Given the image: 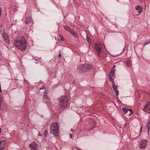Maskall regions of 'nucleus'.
<instances>
[{"instance_id":"423d86ee","label":"nucleus","mask_w":150,"mask_h":150,"mask_svg":"<svg viewBox=\"0 0 150 150\" xmlns=\"http://www.w3.org/2000/svg\"><path fill=\"white\" fill-rule=\"evenodd\" d=\"M29 146L31 150H38V145L34 141L30 144Z\"/></svg>"},{"instance_id":"c756f323","label":"nucleus","mask_w":150,"mask_h":150,"mask_svg":"<svg viewBox=\"0 0 150 150\" xmlns=\"http://www.w3.org/2000/svg\"><path fill=\"white\" fill-rule=\"evenodd\" d=\"M71 130L72 131V132H73V130H72V129H71Z\"/></svg>"},{"instance_id":"9b49d317","label":"nucleus","mask_w":150,"mask_h":150,"mask_svg":"<svg viewBox=\"0 0 150 150\" xmlns=\"http://www.w3.org/2000/svg\"><path fill=\"white\" fill-rule=\"evenodd\" d=\"M94 47L98 53H100L101 52V44L100 43L98 44L97 43H96L94 44Z\"/></svg>"},{"instance_id":"aec40b11","label":"nucleus","mask_w":150,"mask_h":150,"mask_svg":"<svg viewBox=\"0 0 150 150\" xmlns=\"http://www.w3.org/2000/svg\"><path fill=\"white\" fill-rule=\"evenodd\" d=\"M48 132L47 130H45L44 132V135L46 137L47 135Z\"/></svg>"},{"instance_id":"2f4dec72","label":"nucleus","mask_w":150,"mask_h":150,"mask_svg":"<svg viewBox=\"0 0 150 150\" xmlns=\"http://www.w3.org/2000/svg\"><path fill=\"white\" fill-rule=\"evenodd\" d=\"M55 38V40H56V38Z\"/></svg>"},{"instance_id":"b1692460","label":"nucleus","mask_w":150,"mask_h":150,"mask_svg":"<svg viewBox=\"0 0 150 150\" xmlns=\"http://www.w3.org/2000/svg\"><path fill=\"white\" fill-rule=\"evenodd\" d=\"M89 38H88V37H87V38H86V40H87V41H88V42H89Z\"/></svg>"},{"instance_id":"6ab92c4d","label":"nucleus","mask_w":150,"mask_h":150,"mask_svg":"<svg viewBox=\"0 0 150 150\" xmlns=\"http://www.w3.org/2000/svg\"><path fill=\"white\" fill-rule=\"evenodd\" d=\"M71 34L72 35L74 36V37H77L76 36V34L75 33V31H73L72 30H71V32H70Z\"/></svg>"},{"instance_id":"ddd939ff","label":"nucleus","mask_w":150,"mask_h":150,"mask_svg":"<svg viewBox=\"0 0 150 150\" xmlns=\"http://www.w3.org/2000/svg\"><path fill=\"white\" fill-rule=\"evenodd\" d=\"M45 87L44 86H42L41 88L40 89H45ZM43 98L44 99H47L48 98V96L47 95V92H46L45 90L44 92H43Z\"/></svg>"},{"instance_id":"7c9ffc66","label":"nucleus","mask_w":150,"mask_h":150,"mask_svg":"<svg viewBox=\"0 0 150 150\" xmlns=\"http://www.w3.org/2000/svg\"><path fill=\"white\" fill-rule=\"evenodd\" d=\"M59 36H61V35H59Z\"/></svg>"},{"instance_id":"4468645a","label":"nucleus","mask_w":150,"mask_h":150,"mask_svg":"<svg viewBox=\"0 0 150 150\" xmlns=\"http://www.w3.org/2000/svg\"><path fill=\"white\" fill-rule=\"evenodd\" d=\"M144 110L146 112H150V103H148L146 105V107L144 109Z\"/></svg>"},{"instance_id":"0eeeda50","label":"nucleus","mask_w":150,"mask_h":150,"mask_svg":"<svg viewBox=\"0 0 150 150\" xmlns=\"http://www.w3.org/2000/svg\"><path fill=\"white\" fill-rule=\"evenodd\" d=\"M122 110L124 113L127 116H131L132 114V111L131 109H127L123 108Z\"/></svg>"},{"instance_id":"4be33fe9","label":"nucleus","mask_w":150,"mask_h":150,"mask_svg":"<svg viewBox=\"0 0 150 150\" xmlns=\"http://www.w3.org/2000/svg\"><path fill=\"white\" fill-rule=\"evenodd\" d=\"M64 40V39L63 37L62 36H61V38H60V40L61 41H63Z\"/></svg>"},{"instance_id":"7ed1b4c3","label":"nucleus","mask_w":150,"mask_h":150,"mask_svg":"<svg viewBox=\"0 0 150 150\" xmlns=\"http://www.w3.org/2000/svg\"><path fill=\"white\" fill-rule=\"evenodd\" d=\"M60 105L62 107H65L67 104V98L66 96H62L59 98Z\"/></svg>"},{"instance_id":"cd10ccee","label":"nucleus","mask_w":150,"mask_h":150,"mask_svg":"<svg viewBox=\"0 0 150 150\" xmlns=\"http://www.w3.org/2000/svg\"><path fill=\"white\" fill-rule=\"evenodd\" d=\"M127 66H129V63H128L127 62Z\"/></svg>"},{"instance_id":"f8f14e48","label":"nucleus","mask_w":150,"mask_h":150,"mask_svg":"<svg viewBox=\"0 0 150 150\" xmlns=\"http://www.w3.org/2000/svg\"><path fill=\"white\" fill-rule=\"evenodd\" d=\"M111 82H112V88L115 93L116 94V95L117 96H118L119 91L117 90V86L115 85V82H114V81Z\"/></svg>"},{"instance_id":"a211bd4d","label":"nucleus","mask_w":150,"mask_h":150,"mask_svg":"<svg viewBox=\"0 0 150 150\" xmlns=\"http://www.w3.org/2000/svg\"><path fill=\"white\" fill-rule=\"evenodd\" d=\"M147 128L148 129V134H149V132L150 130V121L147 123Z\"/></svg>"},{"instance_id":"393cba45","label":"nucleus","mask_w":150,"mask_h":150,"mask_svg":"<svg viewBox=\"0 0 150 150\" xmlns=\"http://www.w3.org/2000/svg\"><path fill=\"white\" fill-rule=\"evenodd\" d=\"M58 57H61V53H60V54H59Z\"/></svg>"},{"instance_id":"1a4fd4ad","label":"nucleus","mask_w":150,"mask_h":150,"mask_svg":"<svg viewBox=\"0 0 150 150\" xmlns=\"http://www.w3.org/2000/svg\"><path fill=\"white\" fill-rule=\"evenodd\" d=\"M91 68V67L89 64H84L82 65V67L79 68L80 69L83 70V71L89 70Z\"/></svg>"},{"instance_id":"412c9836","label":"nucleus","mask_w":150,"mask_h":150,"mask_svg":"<svg viewBox=\"0 0 150 150\" xmlns=\"http://www.w3.org/2000/svg\"><path fill=\"white\" fill-rule=\"evenodd\" d=\"M149 43H150V41H149V42H145L144 43V46H145L146 45L148 44Z\"/></svg>"},{"instance_id":"f03ea898","label":"nucleus","mask_w":150,"mask_h":150,"mask_svg":"<svg viewBox=\"0 0 150 150\" xmlns=\"http://www.w3.org/2000/svg\"><path fill=\"white\" fill-rule=\"evenodd\" d=\"M50 131L51 133L53 134L54 136H58L59 128L58 123L54 122L52 124L50 127Z\"/></svg>"},{"instance_id":"f257e3e1","label":"nucleus","mask_w":150,"mask_h":150,"mask_svg":"<svg viewBox=\"0 0 150 150\" xmlns=\"http://www.w3.org/2000/svg\"><path fill=\"white\" fill-rule=\"evenodd\" d=\"M14 44L16 47L22 51L25 50L26 48L25 40L22 36H20L14 42Z\"/></svg>"},{"instance_id":"a878e982","label":"nucleus","mask_w":150,"mask_h":150,"mask_svg":"<svg viewBox=\"0 0 150 150\" xmlns=\"http://www.w3.org/2000/svg\"><path fill=\"white\" fill-rule=\"evenodd\" d=\"M142 127H141V128H140V132H142Z\"/></svg>"},{"instance_id":"2eb2a0df","label":"nucleus","mask_w":150,"mask_h":150,"mask_svg":"<svg viewBox=\"0 0 150 150\" xmlns=\"http://www.w3.org/2000/svg\"><path fill=\"white\" fill-rule=\"evenodd\" d=\"M3 38L4 39V40L6 41V42L8 44L10 43V40L9 39L8 37L6 35H3Z\"/></svg>"},{"instance_id":"5701e85b","label":"nucleus","mask_w":150,"mask_h":150,"mask_svg":"<svg viewBox=\"0 0 150 150\" xmlns=\"http://www.w3.org/2000/svg\"><path fill=\"white\" fill-rule=\"evenodd\" d=\"M69 135H70V138H72V135L71 134H69Z\"/></svg>"},{"instance_id":"6e6552de","label":"nucleus","mask_w":150,"mask_h":150,"mask_svg":"<svg viewBox=\"0 0 150 150\" xmlns=\"http://www.w3.org/2000/svg\"><path fill=\"white\" fill-rule=\"evenodd\" d=\"M135 9L137 10L138 14H136V15L139 16L142 12L143 11V8L140 6L137 5L135 6Z\"/></svg>"},{"instance_id":"39448f33","label":"nucleus","mask_w":150,"mask_h":150,"mask_svg":"<svg viewBox=\"0 0 150 150\" xmlns=\"http://www.w3.org/2000/svg\"><path fill=\"white\" fill-rule=\"evenodd\" d=\"M116 67V65H114L113 66L111 70V71L110 73V81H114L113 78H114L115 76V69Z\"/></svg>"},{"instance_id":"bb28decb","label":"nucleus","mask_w":150,"mask_h":150,"mask_svg":"<svg viewBox=\"0 0 150 150\" xmlns=\"http://www.w3.org/2000/svg\"><path fill=\"white\" fill-rule=\"evenodd\" d=\"M17 8H16H16H14V11H16L17 10Z\"/></svg>"},{"instance_id":"9d476101","label":"nucleus","mask_w":150,"mask_h":150,"mask_svg":"<svg viewBox=\"0 0 150 150\" xmlns=\"http://www.w3.org/2000/svg\"><path fill=\"white\" fill-rule=\"evenodd\" d=\"M6 144V141L5 140L0 141V150H2L5 149Z\"/></svg>"},{"instance_id":"20e7f679","label":"nucleus","mask_w":150,"mask_h":150,"mask_svg":"<svg viewBox=\"0 0 150 150\" xmlns=\"http://www.w3.org/2000/svg\"><path fill=\"white\" fill-rule=\"evenodd\" d=\"M147 140H142L140 142L139 146L141 149H144L146 146L147 144Z\"/></svg>"},{"instance_id":"c85d7f7f","label":"nucleus","mask_w":150,"mask_h":150,"mask_svg":"<svg viewBox=\"0 0 150 150\" xmlns=\"http://www.w3.org/2000/svg\"><path fill=\"white\" fill-rule=\"evenodd\" d=\"M38 135L39 136H41V135H40L39 134H38Z\"/></svg>"},{"instance_id":"dca6fc26","label":"nucleus","mask_w":150,"mask_h":150,"mask_svg":"<svg viewBox=\"0 0 150 150\" xmlns=\"http://www.w3.org/2000/svg\"><path fill=\"white\" fill-rule=\"evenodd\" d=\"M64 28L65 30L69 32H71V31L72 29L70 28L69 26H64Z\"/></svg>"},{"instance_id":"f3484780","label":"nucleus","mask_w":150,"mask_h":150,"mask_svg":"<svg viewBox=\"0 0 150 150\" xmlns=\"http://www.w3.org/2000/svg\"><path fill=\"white\" fill-rule=\"evenodd\" d=\"M32 21V19L31 17H29L27 18L25 20V23H29L30 22Z\"/></svg>"}]
</instances>
